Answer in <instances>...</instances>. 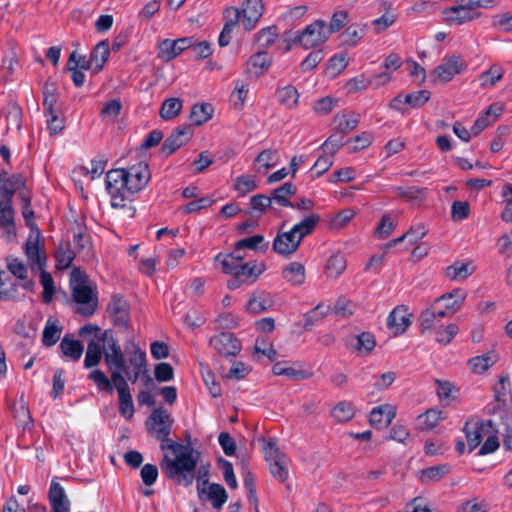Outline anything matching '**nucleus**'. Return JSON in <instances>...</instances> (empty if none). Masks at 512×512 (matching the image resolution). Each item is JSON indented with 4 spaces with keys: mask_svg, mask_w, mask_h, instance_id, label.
I'll list each match as a JSON object with an SVG mask.
<instances>
[{
    "mask_svg": "<svg viewBox=\"0 0 512 512\" xmlns=\"http://www.w3.org/2000/svg\"><path fill=\"white\" fill-rule=\"evenodd\" d=\"M151 179L146 162H138L128 168L112 169L106 174V189L113 208H124L133 196L143 190Z\"/></svg>",
    "mask_w": 512,
    "mask_h": 512,
    "instance_id": "f257e3e1",
    "label": "nucleus"
},
{
    "mask_svg": "<svg viewBox=\"0 0 512 512\" xmlns=\"http://www.w3.org/2000/svg\"><path fill=\"white\" fill-rule=\"evenodd\" d=\"M162 450H170L175 458H164L166 473L170 478H182L186 485L193 481V473L198 462V453L188 445L177 442L161 444Z\"/></svg>",
    "mask_w": 512,
    "mask_h": 512,
    "instance_id": "f03ea898",
    "label": "nucleus"
},
{
    "mask_svg": "<svg viewBox=\"0 0 512 512\" xmlns=\"http://www.w3.org/2000/svg\"><path fill=\"white\" fill-rule=\"evenodd\" d=\"M319 220V215L313 213L296 223L290 230L278 232L273 240L274 251L285 256L296 252L303 238L314 230Z\"/></svg>",
    "mask_w": 512,
    "mask_h": 512,
    "instance_id": "7ed1b4c3",
    "label": "nucleus"
},
{
    "mask_svg": "<svg viewBox=\"0 0 512 512\" xmlns=\"http://www.w3.org/2000/svg\"><path fill=\"white\" fill-rule=\"evenodd\" d=\"M71 292L77 311L84 316H91L98 306V293L95 287L82 279L73 277L71 280Z\"/></svg>",
    "mask_w": 512,
    "mask_h": 512,
    "instance_id": "20e7f679",
    "label": "nucleus"
},
{
    "mask_svg": "<svg viewBox=\"0 0 512 512\" xmlns=\"http://www.w3.org/2000/svg\"><path fill=\"white\" fill-rule=\"evenodd\" d=\"M172 424L170 413L162 408L154 409L146 422L148 432L161 441V444L172 442L169 440Z\"/></svg>",
    "mask_w": 512,
    "mask_h": 512,
    "instance_id": "39448f33",
    "label": "nucleus"
},
{
    "mask_svg": "<svg viewBox=\"0 0 512 512\" xmlns=\"http://www.w3.org/2000/svg\"><path fill=\"white\" fill-rule=\"evenodd\" d=\"M467 67L468 64L461 55L452 54L443 58L442 62L433 70L432 77L435 82L444 84L464 72Z\"/></svg>",
    "mask_w": 512,
    "mask_h": 512,
    "instance_id": "423d86ee",
    "label": "nucleus"
},
{
    "mask_svg": "<svg viewBox=\"0 0 512 512\" xmlns=\"http://www.w3.org/2000/svg\"><path fill=\"white\" fill-rule=\"evenodd\" d=\"M13 195V188L0 187V228L4 230L7 239H11L16 235L15 212L12 207Z\"/></svg>",
    "mask_w": 512,
    "mask_h": 512,
    "instance_id": "0eeeda50",
    "label": "nucleus"
},
{
    "mask_svg": "<svg viewBox=\"0 0 512 512\" xmlns=\"http://www.w3.org/2000/svg\"><path fill=\"white\" fill-rule=\"evenodd\" d=\"M264 454L272 475L279 481H285L289 473L287 456L273 442L264 446Z\"/></svg>",
    "mask_w": 512,
    "mask_h": 512,
    "instance_id": "6e6552de",
    "label": "nucleus"
},
{
    "mask_svg": "<svg viewBox=\"0 0 512 512\" xmlns=\"http://www.w3.org/2000/svg\"><path fill=\"white\" fill-rule=\"evenodd\" d=\"M329 36L326 22L316 20L301 32L297 41L302 47L309 49L324 43Z\"/></svg>",
    "mask_w": 512,
    "mask_h": 512,
    "instance_id": "1a4fd4ad",
    "label": "nucleus"
},
{
    "mask_svg": "<svg viewBox=\"0 0 512 512\" xmlns=\"http://www.w3.org/2000/svg\"><path fill=\"white\" fill-rule=\"evenodd\" d=\"M126 352L129 362L126 375L132 383H135L142 374L147 372L146 353L134 343L131 344V349L126 348Z\"/></svg>",
    "mask_w": 512,
    "mask_h": 512,
    "instance_id": "9d476101",
    "label": "nucleus"
},
{
    "mask_svg": "<svg viewBox=\"0 0 512 512\" xmlns=\"http://www.w3.org/2000/svg\"><path fill=\"white\" fill-rule=\"evenodd\" d=\"M25 254L32 271H40L46 267V254L39 234L28 237L25 244Z\"/></svg>",
    "mask_w": 512,
    "mask_h": 512,
    "instance_id": "9b49d317",
    "label": "nucleus"
},
{
    "mask_svg": "<svg viewBox=\"0 0 512 512\" xmlns=\"http://www.w3.org/2000/svg\"><path fill=\"white\" fill-rule=\"evenodd\" d=\"M263 272V267L256 262H241L235 275L227 283L229 289L234 290L245 283H253Z\"/></svg>",
    "mask_w": 512,
    "mask_h": 512,
    "instance_id": "f8f14e48",
    "label": "nucleus"
},
{
    "mask_svg": "<svg viewBox=\"0 0 512 512\" xmlns=\"http://www.w3.org/2000/svg\"><path fill=\"white\" fill-rule=\"evenodd\" d=\"M192 43L193 37H184L176 40L164 39L157 46V56L162 61H171L180 53L189 49Z\"/></svg>",
    "mask_w": 512,
    "mask_h": 512,
    "instance_id": "ddd939ff",
    "label": "nucleus"
},
{
    "mask_svg": "<svg viewBox=\"0 0 512 512\" xmlns=\"http://www.w3.org/2000/svg\"><path fill=\"white\" fill-rule=\"evenodd\" d=\"M380 11H382L383 14L371 22L372 29L377 35L392 27L399 18V12L397 8H395L389 1H381Z\"/></svg>",
    "mask_w": 512,
    "mask_h": 512,
    "instance_id": "4468645a",
    "label": "nucleus"
},
{
    "mask_svg": "<svg viewBox=\"0 0 512 512\" xmlns=\"http://www.w3.org/2000/svg\"><path fill=\"white\" fill-rule=\"evenodd\" d=\"M491 424V420L485 422L467 421L465 423L463 431L466 436L469 452L473 451L476 447H478V445L484 439L485 435L489 433Z\"/></svg>",
    "mask_w": 512,
    "mask_h": 512,
    "instance_id": "2eb2a0df",
    "label": "nucleus"
},
{
    "mask_svg": "<svg viewBox=\"0 0 512 512\" xmlns=\"http://www.w3.org/2000/svg\"><path fill=\"white\" fill-rule=\"evenodd\" d=\"M242 25L245 30H252L256 27L264 12L263 0H243Z\"/></svg>",
    "mask_w": 512,
    "mask_h": 512,
    "instance_id": "dca6fc26",
    "label": "nucleus"
},
{
    "mask_svg": "<svg viewBox=\"0 0 512 512\" xmlns=\"http://www.w3.org/2000/svg\"><path fill=\"white\" fill-rule=\"evenodd\" d=\"M410 325V313L403 305L395 307L387 317V328L394 335L403 334Z\"/></svg>",
    "mask_w": 512,
    "mask_h": 512,
    "instance_id": "f3484780",
    "label": "nucleus"
},
{
    "mask_svg": "<svg viewBox=\"0 0 512 512\" xmlns=\"http://www.w3.org/2000/svg\"><path fill=\"white\" fill-rule=\"evenodd\" d=\"M210 344L219 354L224 356H235L241 350V344L232 334L220 333L210 339Z\"/></svg>",
    "mask_w": 512,
    "mask_h": 512,
    "instance_id": "a211bd4d",
    "label": "nucleus"
},
{
    "mask_svg": "<svg viewBox=\"0 0 512 512\" xmlns=\"http://www.w3.org/2000/svg\"><path fill=\"white\" fill-rule=\"evenodd\" d=\"M103 353L104 361L109 371H112L113 368L126 367L122 349L113 337L107 341V345L104 348Z\"/></svg>",
    "mask_w": 512,
    "mask_h": 512,
    "instance_id": "6ab92c4d",
    "label": "nucleus"
},
{
    "mask_svg": "<svg viewBox=\"0 0 512 512\" xmlns=\"http://www.w3.org/2000/svg\"><path fill=\"white\" fill-rule=\"evenodd\" d=\"M192 135L190 126L178 127L163 143L162 149L166 154H172L175 150L188 142Z\"/></svg>",
    "mask_w": 512,
    "mask_h": 512,
    "instance_id": "aec40b11",
    "label": "nucleus"
},
{
    "mask_svg": "<svg viewBox=\"0 0 512 512\" xmlns=\"http://www.w3.org/2000/svg\"><path fill=\"white\" fill-rule=\"evenodd\" d=\"M48 496L53 512H69L70 501L58 482H51Z\"/></svg>",
    "mask_w": 512,
    "mask_h": 512,
    "instance_id": "412c9836",
    "label": "nucleus"
},
{
    "mask_svg": "<svg viewBox=\"0 0 512 512\" xmlns=\"http://www.w3.org/2000/svg\"><path fill=\"white\" fill-rule=\"evenodd\" d=\"M476 267L472 260H458L446 268V277L452 281H463L472 275Z\"/></svg>",
    "mask_w": 512,
    "mask_h": 512,
    "instance_id": "4be33fe9",
    "label": "nucleus"
},
{
    "mask_svg": "<svg viewBox=\"0 0 512 512\" xmlns=\"http://www.w3.org/2000/svg\"><path fill=\"white\" fill-rule=\"evenodd\" d=\"M396 416V407L383 404L374 407L369 414V422L372 426H387Z\"/></svg>",
    "mask_w": 512,
    "mask_h": 512,
    "instance_id": "5701e85b",
    "label": "nucleus"
},
{
    "mask_svg": "<svg viewBox=\"0 0 512 512\" xmlns=\"http://www.w3.org/2000/svg\"><path fill=\"white\" fill-rule=\"evenodd\" d=\"M505 69L498 63L492 64L487 70L478 75L479 86L481 89L489 90L503 78Z\"/></svg>",
    "mask_w": 512,
    "mask_h": 512,
    "instance_id": "b1692460",
    "label": "nucleus"
},
{
    "mask_svg": "<svg viewBox=\"0 0 512 512\" xmlns=\"http://www.w3.org/2000/svg\"><path fill=\"white\" fill-rule=\"evenodd\" d=\"M271 64V58L266 52L253 54L245 64V71L252 76L258 77L265 73Z\"/></svg>",
    "mask_w": 512,
    "mask_h": 512,
    "instance_id": "393cba45",
    "label": "nucleus"
},
{
    "mask_svg": "<svg viewBox=\"0 0 512 512\" xmlns=\"http://www.w3.org/2000/svg\"><path fill=\"white\" fill-rule=\"evenodd\" d=\"M113 322L118 326H126L129 321L128 305L120 297H114L108 306Z\"/></svg>",
    "mask_w": 512,
    "mask_h": 512,
    "instance_id": "a878e982",
    "label": "nucleus"
},
{
    "mask_svg": "<svg viewBox=\"0 0 512 512\" xmlns=\"http://www.w3.org/2000/svg\"><path fill=\"white\" fill-rule=\"evenodd\" d=\"M243 260V256L239 252L230 254L219 253L215 257V263L220 267L223 273L234 276L240 263Z\"/></svg>",
    "mask_w": 512,
    "mask_h": 512,
    "instance_id": "bb28decb",
    "label": "nucleus"
},
{
    "mask_svg": "<svg viewBox=\"0 0 512 512\" xmlns=\"http://www.w3.org/2000/svg\"><path fill=\"white\" fill-rule=\"evenodd\" d=\"M280 160L278 150H263L254 161V169L258 173H266L269 169L276 166Z\"/></svg>",
    "mask_w": 512,
    "mask_h": 512,
    "instance_id": "cd10ccee",
    "label": "nucleus"
},
{
    "mask_svg": "<svg viewBox=\"0 0 512 512\" xmlns=\"http://www.w3.org/2000/svg\"><path fill=\"white\" fill-rule=\"evenodd\" d=\"M359 122L360 115L353 111L337 113L334 117L336 130L343 134L353 131Z\"/></svg>",
    "mask_w": 512,
    "mask_h": 512,
    "instance_id": "c85d7f7f",
    "label": "nucleus"
},
{
    "mask_svg": "<svg viewBox=\"0 0 512 512\" xmlns=\"http://www.w3.org/2000/svg\"><path fill=\"white\" fill-rule=\"evenodd\" d=\"M442 19L448 25H462L475 20L473 16L466 13L455 3L451 7L445 8L442 12Z\"/></svg>",
    "mask_w": 512,
    "mask_h": 512,
    "instance_id": "c756f323",
    "label": "nucleus"
},
{
    "mask_svg": "<svg viewBox=\"0 0 512 512\" xmlns=\"http://www.w3.org/2000/svg\"><path fill=\"white\" fill-rule=\"evenodd\" d=\"M450 471L451 466L449 464L430 466L419 472V479L424 484L438 482Z\"/></svg>",
    "mask_w": 512,
    "mask_h": 512,
    "instance_id": "7c9ffc66",
    "label": "nucleus"
},
{
    "mask_svg": "<svg viewBox=\"0 0 512 512\" xmlns=\"http://www.w3.org/2000/svg\"><path fill=\"white\" fill-rule=\"evenodd\" d=\"M283 278L293 286H300L305 282V267L299 262H291L282 271Z\"/></svg>",
    "mask_w": 512,
    "mask_h": 512,
    "instance_id": "2f4dec72",
    "label": "nucleus"
},
{
    "mask_svg": "<svg viewBox=\"0 0 512 512\" xmlns=\"http://www.w3.org/2000/svg\"><path fill=\"white\" fill-rule=\"evenodd\" d=\"M110 54L109 43L104 40L99 42L90 54V62L93 66L94 72H99L105 62L107 61Z\"/></svg>",
    "mask_w": 512,
    "mask_h": 512,
    "instance_id": "473e14b6",
    "label": "nucleus"
},
{
    "mask_svg": "<svg viewBox=\"0 0 512 512\" xmlns=\"http://www.w3.org/2000/svg\"><path fill=\"white\" fill-rule=\"evenodd\" d=\"M465 293L460 289H455L450 293L444 294L435 300V304L444 303V307L450 313H455L465 300Z\"/></svg>",
    "mask_w": 512,
    "mask_h": 512,
    "instance_id": "72a5a7b5",
    "label": "nucleus"
},
{
    "mask_svg": "<svg viewBox=\"0 0 512 512\" xmlns=\"http://www.w3.org/2000/svg\"><path fill=\"white\" fill-rule=\"evenodd\" d=\"M60 349L65 357L72 361H78L83 354L84 347L79 340L64 336L60 343Z\"/></svg>",
    "mask_w": 512,
    "mask_h": 512,
    "instance_id": "f704fd0d",
    "label": "nucleus"
},
{
    "mask_svg": "<svg viewBox=\"0 0 512 512\" xmlns=\"http://www.w3.org/2000/svg\"><path fill=\"white\" fill-rule=\"evenodd\" d=\"M272 305L271 296L266 292H256L249 299L246 309L254 314L264 312Z\"/></svg>",
    "mask_w": 512,
    "mask_h": 512,
    "instance_id": "c9c22d12",
    "label": "nucleus"
},
{
    "mask_svg": "<svg viewBox=\"0 0 512 512\" xmlns=\"http://www.w3.org/2000/svg\"><path fill=\"white\" fill-rule=\"evenodd\" d=\"M46 126L51 136L61 134L65 129V117L61 110L44 112Z\"/></svg>",
    "mask_w": 512,
    "mask_h": 512,
    "instance_id": "e433bc0d",
    "label": "nucleus"
},
{
    "mask_svg": "<svg viewBox=\"0 0 512 512\" xmlns=\"http://www.w3.org/2000/svg\"><path fill=\"white\" fill-rule=\"evenodd\" d=\"M7 122V131H20L22 126V109L16 103H9L4 110Z\"/></svg>",
    "mask_w": 512,
    "mask_h": 512,
    "instance_id": "4c0bfd02",
    "label": "nucleus"
},
{
    "mask_svg": "<svg viewBox=\"0 0 512 512\" xmlns=\"http://www.w3.org/2000/svg\"><path fill=\"white\" fill-rule=\"evenodd\" d=\"M346 269V258L344 255L333 254L325 266V274L328 278H338Z\"/></svg>",
    "mask_w": 512,
    "mask_h": 512,
    "instance_id": "58836bf2",
    "label": "nucleus"
},
{
    "mask_svg": "<svg viewBox=\"0 0 512 512\" xmlns=\"http://www.w3.org/2000/svg\"><path fill=\"white\" fill-rule=\"evenodd\" d=\"M354 415L355 407L348 401H341L337 403L331 410V417L339 423H346L350 421Z\"/></svg>",
    "mask_w": 512,
    "mask_h": 512,
    "instance_id": "ea45409f",
    "label": "nucleus"
},
{
    "mask_svg": "<svg viewBox=\"0 0 512 512\" xmlns=\"http://www.w3.org/2000/svg\"><path fill=\"white\" fill-rule=\"evenodd\" d=\"M75 252L71 249L68 242L61 243L55 253L56 267L59 270L67 269L71 266Z\"/></svg>",
    "mask_w": 512,
    "mask_h": 512,
    "instance_id": "a19ab883",
    "label": "nucleus"
},
{
    "mask_svg": "<svg viewBox=\"0 0 512 512\" xmlns=\"http://www.w3.org/2000/svg\"><path fill=\"white\" fill-rule=\"evenodd\" d=\"M296 193V187L292 183H285L281 187L275 189L272 193V202H276L280 206H292L289 199Z\"/></svg>",
    "mask_w": 512,
    "mask_h": 512,
    "instance_id": "79ce46f5",
    "label": "nucleus"
},
{
    "mask_svg": "<svg viewBox=\"0 0 512 512\" xmlns=\"http://www.w3.org/2000/svg\"><path fill=\"white\" fill-rule=\"evenodd\" d=\"M419 321L421 332L423 334L432 335L443 325L441 319L435 318V314L431 311H423L420 315Z\"/></svg>",
    "mask_w": 512,
    "mask_h": 512,
    "instance_id": "37998d69",
    "label": "nucleus"
},
{
    "mask_svg": "<svg viewBox=\"0 0 512 512\" xmlns=\"http://www.w3.org/2000/svg\"><path fill=\"white\" fill-rule=\"evenodd\" d=\"M496 361L492 354H484L471 358L468 361L470 370L475 374H482L487 371Z\"/></svg>",
    "mask_w": 512,
    "mask_h": 512,
    "instance_id": "c03bdc74",
    "label": "nucleus"
},
{
    "mask_svg": "<svg viewBox=\"0 0 512 512\" xmlns=\"http://www.w3.org/2000/svg\"><path fill=\"white\" fill-rule=\"evenodd\" d=\"M17 294V285L12 281L8 273L0 268V299H14Z\"/></svg>",
    "mask_w": 512,
    "mask_h": 512,
    "instance_id": "a18cd8bd",
    "label": "nucleus"
},
{
    "mask_svg": "<svg viewBox=\"0 0 512 512\" xmlns=\"http://www.w3.org/2000/svg\"><path fill=\"white\" fill-rule=\"evenodd\" d=\"M121 109V101L119 99H111L103 105L100 116L104 122L114 123L120 115Z\"/></svg>",
    "mask_w": 512,
    "mask_h": 512,
    "instance_id": "49530a36",
    "label": "nucleus"
},
{
    "mask_svg": "<svg viewBox=\"0 0 512 512\" xmlns=\"http://www.w3.org/2000/svg\"><path fill=\"white\" fill-rule=\"evenodd\" d=\"M61 336V328L57 325L56 320L48 319L42 334V342L45 346H53L57 343Z\"/></svg>",
    "mask_w": 512,
    "mask_h": 512,
    "instance_id": "de8ad7c7",
    "label": "nucleus"
},
{
    "mask_svg": "<svg viewBox=\"0 0 512 512\" xmlns=\"http://www.w3.org/2000/svg\"><path fill=\"white\" fill-rule=\"evenodd\" d=\"M458 332L459 327L457 324L448 323L447 325L443 324L441 328L435 331L432 335L436 342L442 345H447L454 339Z\"/></svg>",
    "mask_w": 512,
    "mask_h": 512,
    "instance_id": "09e8293b",
    "label": "nucleus"
},
{
    "mask_svg": "<svg viewBox=\"0 0 512 512\" xmlns=\"http://www.w3.org/2000/svg\"><path fill=\"white\" fill-rule=\"evenodd\" d=\"M183 107L182 100L179 98H168L166 99L161 106L160 116L164 120H170L176 117Z\"/></svg>",
    "mask_w": 512,
    "mask_h": 512,
    "instance_id": "8fccbe9b",
    "label": "nucleus"
},
{
    "mask_svg": "<svg viewBox=\"0 0 512 512\" xmlns=\"http://www.w3.org/2000/svg\"><path fill=\"white\" fill-rule=\"evenodd\" d=\"M213 108L210 104H196L190 113L191 122L194 125H201L212 117Z\"/></svg>",
    "mask_w": 512,
    "mask_h": 512,
    "instance_id": "3c124183",
    "label": "nucleus"
},
{
    "mask_svg": "<svg viewBox=\"0 0 512 512\" xmlns=\"http://www.w3.org/2000/svg\"><path fill=\"white\" fill-rule=\"evenodd\" d=\"M276 96L278 101L288 108L296 106L299 99V93L297 89L290 85L278 89Z\"/></svg>",
    "mask_w": 512,
    "mask_h": 512,
    "instance_id": "603ef678",
    "label": "nucleus"
},
{
    "mask_svg": "<svg viewBox=\"0 0 512 512\" xmlns=\"http://www.w3.org/2000/svg\"><path fill=\"white\" fill-rule=\"evenodd\" d=\"M443 419L442 412L437 409H429L424 414L418 416V426L420 429H432L436 427Z\"/></svg>",
    "mask_w": 512,
    "mask_h": 512,
    "instance_id": "864d4df0",
    "label": "nucleus"
},
{
    "mask_svg": "<svg viewBox=\"0 0 512 512\" xmlns=\"http://www.w3.org/2000/svg\"><path fill=\"white\" fill-rule=\"evenodd\" d=\"M8 271L19 280H25L28 277V269L25 263L17 257L8 256L5 259Z\"/></svg>",
    "mask_w": 512,
    "mask_h": 512,
    "instance_id": "5fc2aeb1",
    "label": "nucleus"
},
{
    "mask_svg": "<svg viewBox=\"0 0 512 512\" xmlns=\"http://www.w3.org/2000/svg\"><path fill=\"white\" fill-rule=\"evenodd\" d=\"M102 348L100 343L91 341L88 344L87 351L84 359L85 368H92L97 366L102 358Z\"/></svg>",
    "mask_w": 512,
    "mask_h": 512,
    "instance_id": "6e6d98bb",
    "label": "nucleus"
},
{
    "mask_svg": "<svg viewBox=\"0 0 512 512\" xmlns=\"http://www.w3.org/2000/svg\"><path fill=\"white\" fill-rule=\"evenodd\" d=\"M227 493L220 484H211L208 488V499L215 509H220L227 501Z\"/></svg>",
    "mask_w": 512,
    "mask_h": 512,
    "instance_id": "4d7b16f0",
    "label": "nucleus"
},
{
    "mask_svg": "<svg viewBox=\"0 0 512 512\" xmlns=\"http://www.w3.org/2000/svg\"><path fill=\"white\" fill-rule=\"evenodd\" d=\"M39 272L40 283L43 286L42 299L44 303L48 304L52 301L55 293L54 281L51 274L46 272L45 268L40 270Z\"/></svg>",
    "mask_w": 512,
    "mask_h": 512,
    "instance_id": "13d9d810",
    "label": "nucleus"
},
{
    "mask_svg": "<svg viewBox=\"0 0 512 512\" xmlns=\"http://www.w3.org/2000/svg\"><path fill=\"white\" fill-rule=\"evenodd\" d=\"M249 93V84L238 80L231 94V101L235 107H243Z\"/></svg>",
    "mask_w": 512,
    "mask_h": 512,
    "instance_id": "bf43d9fd",
    "label": "nucleus"
},
{
    "mask_svg": "<svg viewBox=\"0 0 512 512\" xmlns=\"http://www.w3.org/2000/svg\"><path fill=\"white\" fill-rule=\"evenodd\" d=\"M89 379L95 383L99 391L113 393V384L103 371L99 369L92 370Z\"/></svg>",
    "mask_w": 512,
    "mask_h": 512,
    "instance_id": "052dcab7",
    "label": "nucleus"
},
{
    "mask_svg": "<svg viewBox=\"0 0 512 512\" xmlns=\"http://www.w3.org/2000/svg\"><path fill=\"white\" fill-rule=\"evenodd\" d=\"M437 9V5L435 2L427 1V0H421L415 2L410 8L409 13L413 14L414 16H421V17H427L431 14H433Z\"/></svg>",
    "mask_w": 512,
    "mask_h": 512,
    "instance_id": "680f3d73",
    "label": "nucleus"
},
{
    "mask_svg": "<svg viewBox=\"0 0 512 512\" xmlns=\"http://www.w3.org/2000/svg\"><path fill=\"white\" fill-rule=\"evenodd\" d=\"M119 396V413L126 419H131L134 415L135 409L132 396L129 391L118 393Z\"/></svg>",
    "mask_w": 512,
    "mask_h": 512,
    "instance_id": "e2e57ef3",
    "label": "nucleus"
},
{
    "mask_svg": "<svg viewBox=\"0 0 512 512\" xmlns=\"http://www.w3.org/2000/svg\"><path fill=\"white\" fill-rule=\"evenodd\" d=\"M349 21V14L345 10H337L333 13L331 17V21L329 25H327V30L329 35L332 33L338 32L342 28L346 26Z\"/></svg>",
    "mask_w": 512,
    "mask_h": 512,
    "instance_id": "0e129e2a",
    "label": "nucleus"
},
{
    "mask_svg": "<svg viewBox=\"0 0 512 512\" xmlns=\"http://www.w3.org/2000/svg\"><path fill=\"white\" fill-rule=\"evenodd\" d=\"M356 350L360 355H368L375 347L374 336L369 332H363L356 338Z\"/></svg>",
    "mask_w": 512,
    "mask_h": 512,
    "instance_id": "69168bd1",
    "label": "nucleus"
},
{
    "mask_svg": "<svg viewBox=\"0 0 512 512\" xmlns=\"http://www.w3.org/2000/svg\"><path fill=\"white\" fill-rule=\"evenodd\" d=\"M484 439L485 440L479 450V454L486 455V454L495 452L497 450V448L499 447V442H498V438H497V431L494 428L493 423L491 424L489 433H487V435H485Z\"/></svg>",
    "mask_w": 512,
    "mask_h": 512,
    "instance_id": "338daca9",
    "label": "nucleus"
},
{
    "mask_svg": "<svg viewBox=\"0 0 512 512\" xmlns=\"http://www.w3.org/2000/svg\"><path fill=\"white\" fill-rule=\"evenodd\" d=\"M277 36L278 34L276 27H266L261 29L256 34V42L260 47L265 48L273 44L277 39Z\"/></svg>",
    "mask_w": 512,
    "mask_h": 512,
    "instance_id": "774afa93",
    "label": "nucleus"
}]
</instances>
